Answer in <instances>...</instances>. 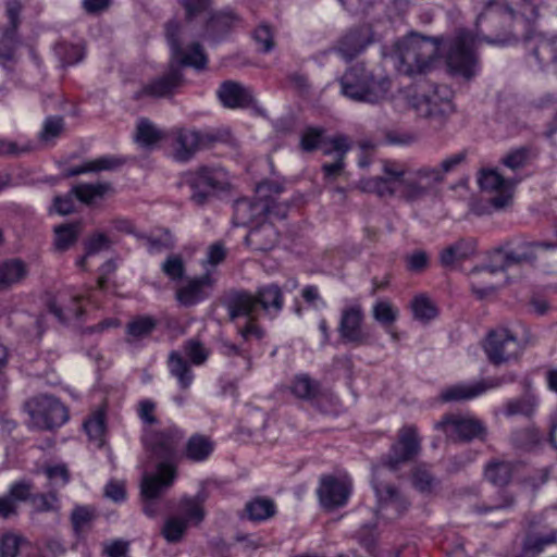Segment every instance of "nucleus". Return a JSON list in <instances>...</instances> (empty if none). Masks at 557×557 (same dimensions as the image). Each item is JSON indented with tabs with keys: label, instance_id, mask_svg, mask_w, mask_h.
<instances>
[{
	"label": "nucleus",
	"instance_id": "obj_1",
	"mask_svg": "<svg viewBox=\"0 0 557 557\" xmlns=\"http://www.w3.org/2000/svg\"><path fill=\"white\" fill-rule=\"evenodd\" d=\"M507 0H490L475 23V30L459 29L447 44V65L456 74L471 78L478 73L479 62L474 49L481 44L504 46L511 39L506 24L513 18Z\"/></svg>",
	"mask_w": 557,
	"mask_h": 557
},
{
	"label": "nucleus",
	"instance_id": "obj_2",
	"mask_svg": "<svg viewBox=\"0 0 557 557\" xmlns=\"http://www.w3.org/2000/svg\"><path fill=\"white\" fill-rule=\"evenodd\" d=\"M438 183V172L431 165L409 170L397 161L383 160L382 175L360 180L358 188L380 198L397 196L405 201L414 202L429 196Z\"/></svg>",
	"mask_w": 557,
	"mask_h": 557
},
{
	"label": "nucleus",
	"instance_id": "obj_3",
	"mask_svg": "<svg viewBox=\"0 0 557 557\" xmlns=\"http://www.w3.org/2000/svg\"><path fill=\"white\" fill-rule=\"evenodd\" d=\"M183 438L184 432L174 425L144 432V447L152 458L161 460L157 466V473L146 475L143 480L141 494L146 499L157 498L173 484L176 468L170 461L176 457Z\"/></svg>",
	"mask_w": 557,
	"mask_h": 557
},
{
	"label": "nucleus",
	"instance_id": "obj_4",
	"mask_svg": "<svg viewBox=\"0 0 557 557\" xmlns=\"http://www.w3.org/2000/svg\"><path fill=\"white\" fill-rule=\"evenodd\" d=\"M284 304L283 293L276 284H269L258 288L255 295L240 290L230 294L225 301L228 317L232 321L246 317L245 326L238 330L239 335L248 341L251 337L262 338L263 330L256 322L257 307L268 313L277 314Z\"/></svg>",
	"mask_w": 557,
	"mask_h": 557
},
{
	"label": "nucleus",
	"instance_id": "obj_5",
	"mask_svg": "<svg viewBox=\"0 0 557 557\" xmlns=\"http://www.w3.org/2000/svg\"><path fill=\"white\" fill-rule=\"evenodd\" d=\"M440 38L411 34L396 44L395 58L400 74L414 76L428 73L440 54Z\"/></svg>",
	"mask_w": 557,
	"mask_h": 557
},
{
	"label": "nucleus",
	"instance_id": "obj_6",
	"mask_svg": "<svg viewBox=\"0 0 557 557\" xmlns=\"http://www.w3.org/2000/svg\"><path fill=\"white\" fill-rule=\"evenodd\" d=\"M342 94L358 102L377 103L387 98L391 81L374 76L362 64L351 66L341 78Z\"/></svg>",
	"mask_w": 557,
	"mask_h": 557
},
{
	"label": "nucleus",
	"instance_id": "obj_7",
	"mask_svg": "<svg viewBox=\"0 0 557 557\" xmlns=\"http://www.w3.org/2000/svg\"><path fill=\"white\" fill-rule=\"evenodd\" d=\"M184 177L191 189L190 199L198 206H203L215 193L231 186L228 173L219 165H200Z\"/></svg>",
	"mask_w": 557,
	"mask_h": 557
},
{
	"label": "nucleus",
	"instance_id": "obj_8",
	"mask_svg": "<svg viewBox=\"0 0 557 557\" xmlns=\"http://www.w3.org/2000/svg\"><path fill=\"white\" fill-rule=\"evenodd\" d=\"M34 426L41 430H51L64 424L69 419L67 409L51 395H38L25 404Z\"/></svg>",
	"mask_w": 557,
	"mask_h": 557
},
{
	"label": "nucleus",
	"instance_id": "obj_9",
	"mask_svg": "<svg viewBox=\"0 0 557 557\" xmlns=\"http://www.w3.org/2000/svg\"><path fill=\"white\" fill-rule=\"evenodd\" d=\"M421 449V440L418 436L416 426L406 425L398 432V440L395 442L386 458L380 465L373 467V473L381 475L384 468L396 471L399 467L416 456Z\"/></svg>",
	"mask_w": 557,
	"mask_h": 557
},
{
	"label": "nucleus",
	"instance_id": "obj_10",
	"mask_svg": "<svg viewBox=\"0 0 557 557\" xmlns=\"http://www.w3.org/2000/svg\"><path fill=\"white\" fill-rule=\"evenodd\" d=\"M408 104L421 117L447 115L454 111L450 90L445 86H436L431 94H410L406 96Z\"/></svg>",
	"mask_w": 557,
	"mask_h": 557
},
{
	"label": "nucleus",
	"instance_id": "obj_11",
	"mask_svg": "<svg viewBox=\"0 0 557 557\" xmlns=\"http://www.w3.org/2000/svg\"><path fill=\"white\" fill-rule=\"evenodd\" d=\"M218 134H201L195 129L178 128L172 132V157L175 161L187 162L205 145L221 140Z\"/></svg>",
	"mask_w": 557,
	"mask_h": 557
},
{
	"label": "nucleus",
	"instance_id": "obj_12",
	"mask_svg": "<svg viewBox=\"0 0 557 557\" xmlns=\"http://www.w3.org/2000/svg\"><path fill=\"white\" fill-rule=\"evenodd\" d=\"M374 474L373 488L377 499L376 517L387 522L399 518L408 508L404 495L393 485L381 482Z\"/></svg>",
	"mask_w": 557,
	"mask_h": 557
},
{
	"label": "nucleus",
	"instance_id": "obj_13",
	"mask_svg": "<svg viewBox=\"0 0 557 557\" xmlns=\"http://www.w3.org/2000/svg\"><path fill=\"white\" fill-rule=\"evenodd\" d=\"M479 184L482 190L495 194L488 199L495 210L506 209L512 203L516 182L505 180L496 170H483Z\"/></svg>",
	"mask_w": 557,
	"mask_h": 557
},
{
	"label": "nucleus",
	"instance_id": "obj_14",
	"mask_svg": "<svg viewBox=\"0 0 557 557\" xmlns=\"http://www.w3.org/2000/svg\"><path fill=\"white\" fill-rule=\"evenodd\" d=\"M436 428L442 430L447 437L454 441L469 442L473 438L481 437L485 433V428L481 421L461 414L444 417L436 423Z\"/></svg>",
	"mask_w": 557,
	"mask_h": 557
},
{
	"label": "nucleus",
	"instance_id": "obj_15",
	"mask_svg": "<svg viewBox=\"0 0 557 557\" xmlns=\"http://www.w3.org/2000/svg\"><path fill=\"white\" fill-rule=\"evenodd\" d=\"M180 33V25L176 22H169L166 24V39L171 47L172 61L181 65L193 66L201 70L207 65V55L202 47L195 42L185 51L181 48L177 36Z\"/></svg>",
	"mask_w": 557,
	"mask_h": 557
},
{
	"label": "nucleus",
	"instance_id": "obj_16",
	"mask_svg": "<svg viewBox=\"0 0 557 557\" xmlns=\"http://www.w3.org/2000/svg\"><path fill=\"white\" fill-rule=\"evenodd\" d=\"M484 350L492 363L500 364L516 358L521 348L516 337L507 329H499L490 332Z\"/></svg>",
	"mask_w": 557,
	"mask_h": 557
},
{
	"label": "nucleus",
	"instance_id": "obj_17",
	"mask_svg": "<svg viewBox=\"0 0 557 557\" xmlns=\"http://www.w3.org/2000/svg\"><path fill=\"white\" fill-rule=\"evenodd\" d=\"M364 312L360 304L346 306L341 313L338 333L345 343H351L357 346L363 345L368 341V335L363 332Z\"/></svg>",
	"mask_w": 557,
	"mask_h": 557
},
{
	"label": "nucleus",
	"instance_id": "obj_18",
	"mask_svg": "<svg viewBox=\"0 0 557 557\" xmlns=\"http://www.w3.org/2000/svg\"><path fill=\"white\" fill-rule=\"evenodd\" d=\"M286 207L276 206L273 201H251L246 198L238 199L234 203L233 221L236 225H246L264 214L285 218Z\"/></svg>",
	"mask_w": 557,
	"mask_h": 557
},
{
	"label": "nucleus",
	"instance_id": "obj_19",
	"mask_svg": "<svg viewBox=\"0 0 557 557\" xmlns=\"http://www.w3.org/2000/svg\"><path fill=\"white\" fill-rule=\"evenodd\" d=\"M183 84L184 77L181 69L171 63L168 72L143 85V87L138 91H136L135 98L141 99L145 97H171Z\"/></svg>",
	"mask_w": 557,
	"mask_h": 557
},
{
	"label": "nucleus",
	"instance_id": "obj_20",
	"mask_svg": "<svg viewBox=\"0 0 557 557\" xmlns=\"http://www.w3.org/2000/svg\"><path fill=\"white\" fill-rule=\"evenodd\" d=\"M351 492V482L347 478L322 476L318 488L321 505L327 509L344 506Z\"/></svg>",
	"mask_w": 557,
	"mask_h": 557
},
{
	"label": "nucleus",
	"instance_id": "obj_21",
	"mask_svg": "<svg viewBox=\"0 0 557 557\" xmlns=\"http://www.w3.org/2000/svg\"><path fill=\"white\" fill-rule=\"evenodd\" d=\"M502 379L488 377L473 383H457L442 391L444 401H461L475 398L485 392L500 386Z\"/></svg>",
	"mask_w": 557,
	"mask_h": 557
},
{
	"label": "nucleus",
	"instance_id": "obj_22",
	"mask_svg": "<svg viewBox=\"0 0 557 557\" xmlns=\"http://www.w3.org/2000/svg\"><path fill=\"white\" fill-rule=\"evenodd\" d=\"M214 285L210 273L189 280L177 289L176 299L183 306L190 307L206 299Z\"/></svg>",
	"mask_w": 557,
	"mask_h": 557
},
{
	"label": "nucleus",
	"instance_id": "obj_23",
	"mask_svg": "<svg viewBox=\"0 0 557 557\" xmlns=\"http://www.w3.org/2000/svg\"><path fill=\"white\" fill-rule=\"evenodd\" d=\"M218 97L222 104L228 109H244L255 101L252 90L234 81L222 83L218 90Z\"/></svg>",
	"mask_w": 557,
	"mask_h": 557
},
{
	"label": "nucleus",
	"instance_id": "obj_24",
	"mask_svg": "<svg viewBox=\"0 0 557 557\" xmlns=\"http://www.w3.org/2000/svg\"><path fill=\"white\" fill-rule=\"evenodd\" d=\"M371 41L370 28L361 26L345 34L339 39L336 51L344 60L350 61L360 54Z\"/></svg>",
	"mask_w": 557,
	"mask_h": 557
},
{
	"label": "nucleus",
	"instance_id": "obj_25",
	"mask_svg": "<svg viewBox=\"0 0 557 557\" xmlns=\"http://www.w3.org/2000/svg\"><path fill=\"white\" fill-rule=\"evenodd\" d=\"M278 232L270 222L263 221L253 227L245 238L246 244L253 250L268 251L275 247Z\"/></svg>",
	"mask_w": 557,
	"mask_h": 557
},
{
	"label": "nucleus",
	"instance_id": "obj_26",
	"mask_svg": "<svg viewBox=\"0 0 557 557\" xmlns=\"http://www.w3.org/2000/svg\"><path fill=\"white\" fill-rule=\"evenodd\" d=\"M476 242L473 238H461L445 247L440 253L443 267H454L456 263L469 259L475 253Z\"/></svg>",
	"mask_w": 557,
	"mask_h": 557
},
{
	"label": "nucleus",
	"instance_id": "obj_27",
	"mask_svg": "<svg viewBox=\"0 0 557 557\" xmlns=\"http://www.w3.org/2000/svg\"><path fill=\"white\" fill-rule=\"evenodd\" d=\"M517 468L518 463L516 462L493 459L486 463L484 468V475L492 484L503 486L511 481Z\"/></svg>",
	"mask_w": 557,
	"mask_h": 557
},
{
	"label": "nucleus",
	"instance_id": "obj_28",
	"mask_svg": "<svg viewBox=\"0 0 557 557\" xmlns=\"http://www.w3.org/2000/svg\"><path fill=\"white\" fill-rule=\"evenodd\" d=\"M214 446V442L209 436L194 434L186 442L184 455L194 462H201L211 456Z\"/></svg>",
	"mask_w": 557,
	"mask_h": 557
},
{
	"label": "nucleus",
	"instance_id": "obj_29",
	"mask_svg": "<svg viewBox=\"0 0 557 557\" xmlns=\"http://www.w3.org/2000/svg\"><path fill=\"white\" fill-rule=\"evenodd\" d=\"M168 367L171 375L177 380L182 389H187L193 383L194 373L190 364L177 350H172L168 357Z\"/></svg>",
	"mask_w": 557,
	"mask_h": 557
},
{
	"label": "nucleus",
	"instance_id": "obj_30",
	"mask_svg": "<svg viewBox=\"0 0 557 557\" xmlns=\"http://www.w3.org/2000/svg\"><path fill=\"white\" fill-rule=\"evenodd\" d=\"M106 414L102 409L94 411L84 422L88 438L97 448H102L106 444Z\"/></svg>",
	"mask_w": 557,
	"mask_h": 557
},
{
	"label": "nucleus",
	"instance_id": "obj_31",
	"mask_svg": "<svg viewBox=\"0 0 557 557\" xmlns=\"http://www.w3.org/2000/svg\"><path fill=\"white\" fill-rule=\"evenodd\" d=\"M26 275V267L21 260L12 259L0 264V290L20 282Z\"/></svg>",
	"mask_w": 557,
	"mask_h": 557
},
{
	"label": "nucleus",
	"instance_id": "obj_32",
	"mask_svg": "<svg viewBox=\"0 0 557 557\" xmlns=\"http://www.w3.org/2000/svg\"><path fill=\"white\" fill-rule=\"evenodd\" d=\"M157 326V321L152 317L139 315L133 319L126 326V342L133 343L149 336Z\"/></svg>",
	"mask_w": 557,
	"mask_h": 557
},
{
	"label": "nucleus",
	"instance_id": "obj_33",
	"mask_svg": "<svg viewBox=\"0 0 557 557\" xmlns=\"http://www.w3.org/2000/svg\"><path fill=\"white\" fill-rule=\"evenodd\" d=\"M180 511L188 525H198L206 516L203 499L199 496L184 497L180 503Z\"/></svg>",
	"mask_w": 557,
	"mask_h": 557
},
{
	"label": "nucleus",
	"instance_id": "obj_34",
	"mask_svg": "<svg viewBox=\"0 0 557 557\" xmlns=\"http://www.w3.org/2000/svg\"><path fill=\"white\" fill-rule=\"evenodd\" d=\"M111 190L109 183L77 184L72 187V193L81 202L90 205L94 200L102 198Z\"/></svg>",
	"mask_w": 557,
	"mask_h": 557
},
{
	"label": "nucleus",
	"instance_id": "obj_35",
	"mask_svg": "<svg viewBox=\"0 0 557 557\" xmlns=\"http://www.w3.org/2000/svg\"><path fill=\"white\" fill-rule=\"evenodd\" d=\"M163 138L162 132L147 119H140L137 123L136 141L146 148L153 147Z\"/></svg>",
	"mask_w": 557,
	"mask_h": 557
},
{
	"label": "nucleus",
	"instance_id": "obj_36",
	"mask_svg": "<svg viewBox=\"0 0 557 557\" xmlns=\"http://www.w3.org/2000/svg\"><path fill=\"white\" fill-rule=\"evenodd\" d=\"M292 392L301 399H313L320 394V384L308 374H299L295 377Z\"/></svg>",
	"mask_w": 557,
	"mask_h": 557
},
{
	"label": "nucleus",
	"instance_id": "obj_37",
	"mask_svg": "<svg viewBox=\"0 0 557 557\" xmlns=\"http://www.w3.org/2000/svg\"><path fill=\"white\" fill-rule=\"evenodd\" d=\"M246 511L250 520L262 521L274 516L275 505L269 498L258 497L247 503Z\"/></svg>",
	"mask_w": 557,
	"mask_h": 557
},
{
	"label": "nucleus",
	"instance_id": "obj_38",
	"mask_svg": "<svg viewBox=\"0 0 557 557\" xmlns=\"http://www.w3.org/2000/svg\"><path fill=\"white\" fill-rule=\"evenodd\" d=\"M81 232V225L78 223L64 224L54 228L55 238L54 245L58 250L69 249L77 239Z\"/></svg>",
	"mask_w": 557,
	"mask_h": 557
},
{
	"label": "nucleus",
	"instance_id": "obj_39",
	"mask_svg": "<svg viewBox=\"0 0 557 557\" xmlns=\"http://www.w3.org/2000/svg\"><path fill=\"white\" fill-rule=\"evenodd\" d=\"M412 485L423 494H431L436 490L438 481L425 466H418L412 472Z\"/></svg>",
	"mask_w": 557,
	"mask_h": 557
},
{
	"label": "nucleus",
	"instance_id": "obj_40",
	"mask_svg": "<svg viewBox=\"0 0 557 557\" xmlns=\"http://www.w3.org/2000/svg\"><path fill=\"white\" fill-rule=\"evenodd\" d=\"M373 319L385 326L387 330L399 315L398 309L387 300H381L374 304L372 308Z\"/></svg>",
	"mask_w": 557,
	"mask_h": 557
},
{
	"label": "nucleus",
	"instance_id": "obj_41",
	"mask_svg": "<svg viewBox=\"0 0 557 557\" xmlns=\"http://www.w3.org/2000/svg\"><path fill=\"white\" fill-rule=\"evenodd\" d=\"M188 528L187 521L181 516L168 518L162 528V535L169 543L180 542Z\"/></svg>",
	"mask_w": 557,
	"mask_h": 557
},
{
	"label": "nucleus",
	"instance_id": "obj_42",
	"mask_svg": "<svg viewBox=\"0 0 557 557\" xmlns=\"http://www.w3.org/2000/svg\"><path fill=\"white\" fill-rule=\"evenodd\" d=\"M325 156L335 154V158H345L350 149L349 140L344 135L324 138L320 147Z\"/></svg>",
	"mask_w": 557,
	"mask_h": 557
},
{
	"label": "nucleus",
	"instance_id": "obj_43",
	"mask_svg": "<svg viewBox=\"0 0 557 557\" xmlns=\"http://www.w3.org/2000/svg\"><path fill=\"white\" fill-rule=\"evenodd\" d=\"M411 308L414 318L422 322H428L437 314L435 306L425 296H417L411 302Z\"/></svg>",
	"mask_w": 557,
	"mask_h": 557
},
{
	"label": "nucleus",
	"instance_id": "obj_44",
	"mask_svg": "<svg viewBox=\"0 0 557 557\" xmlns=\"http://www.w3.org/2000/svg\"><path fill=\"white\" fill-rule=\"evenodd\" d=\"M184 354L195 366L203 364L209 358L210 351L198 339H188L183 346Z\"/></svg>",
	"mask_w": 557,
	"mask_h": 557
},
{
	"label": "nucleus",
	"instance_id": "obj_45",
	"mask_svg": "<svg viewBox=\"0 0 557 557\" xmlns=\"http://www.w3.org/2000/svg\"><path fill=\"white\" fill-rule=\"evenodd\" d=\"M496 272V268L487 267L473 272V277L471 282V288L473 293H475L480 298L491 294L494 292L495 286L493 284H484L482 285L485 276H491Z\"/></svg>",
	"mask_w": 557,
	"mask_h": 557
},
{
	"label": "nucleus",
	"instance_id": "obj_46",
	"mask_svg": "<svg viewBox=\"0 0 557 557\" xmlns=\"http://www.w3.org/2000/svg\"><path fill=\"white\" fill-rule=\"evenodd\" d=\"M236 16L231 12H218L210 15L207 22V30L210 33H222L228 29L234 22Z\"/></svg>",
	"mask_w": 557,
	"mask_h": 557
},
{
	"label": "nucleus",
	"instance_id": "obj_47",
	"mask_svg": "<svg viewBox=\"0 0 557 557\" xmlns=\"http://www.w3.org/2000/svg\"><path fill=\"white\" fill-rule=\"evenodd\" d=\"M162 272L171 280H181L185 273V265L180 255H170L161 264Z\"/></svg>",
	"mask_w": 557,
	"mask_h": 557
},
{
	"label": "nucleus",
	"instance_id": "obj_48",
	"mask_svg": "<svg viewBox=\"0 0 557 557\" xmlns=\"http://www.w3.org/2000/svg\"><path fill=\"white\" fill-rule=\"evenodd\" d=\"M219 349H220V352L224 357H227L230 359L235 358V357L243 358L246 363V367H245L246 372L251 371V368H252L251 356L249 355V352L247 350L242 349L240 347H238L237 345H235L228 341H221Z\"/></svg>",
	"mask_w": 557,
	"mask_h": 557
},
{
	"label": "nucleus",
	"instance_id": "obj_49",
	"mask_svg": "<svg viewBox=\"0 0 557 557\" xmlns=\"http://www.w3.org/2000/svg\"><path fill=\"white\" fill-rule=\"evenodd\" d=\"M45 473L52 488L63 487L70 481V473L64 465L47 467Z\"/></svg>",
	"mask_w": 557,
	"mask_h": 557
},
{
	"label": "nucleus",
	"instance_id": "obj_50",
	"mask_svg": "<svg viewBox=\"0 0 557 557\" xmlns=\"http://www.w3.org/2000/svg\"><path fill=\"white\" fill-rule=\"evenodd\" d=\"M529 160V150L524 147L511 150L508 152L503 159V164L512 170H519L522 169Z\"/></svg>",
	"mask_w": 557,
	"mask_h": 557
},
{
	"label": "nucleus",
	"instance_id": "obj_51",
	"mask_svg": "<svg viewBox=\"0 0 557 557\" xmlns=\"http://www.w3.org/2000/svg\"><path fill=\"white\" fill-rule=\"evenodd\" d=\"M323 134H324L323 128H314V127L307 128L301 136V140H300L301 149L305 151H313L318 147H321L322 141L324 139Z\"/></svg>",
	"mask_w": 557,
	"mask_h": 557
},
{
	"label": "nucleus",
	"instance_id": "obj_52",
	"mask_svg": "<svg viewBox=\"0 0 557 557\" xmlns=\"http://www.w3.org/2000/svg\"><path fill=\"white\" fill-rule=\"evenodd\" d=\"M17 45L16 30H5L0 39V59H13Z\"/></svg>",
	"mask_w": 557,
	"mask_h": 557
},
{
	"label": "nucleus",
	"instance_id": "obj_53",
	"mask_svg": "<svg viewBox=\"0 0 557 557\" xmlns=\"http://www.w3.org/2000/svg\"><path fill=\"white\" fill-rule=\"evenodd\" d=\"M178 2L184 8L188 20L208 13L212 4V0H178Z\"/></svg>",
	"mask_w": 557,
	"mask_h": 557
},
{
	"label": "nucleus",
	"instance_id": "obj_54",
	"mask_svg": "<svg viewBox=\"0 0 557 557\" xmlns=\"http://www.w3.org/2000/svg\"><path fill=\"white\" fill-rule=\"evenodd\" d=\"M23 539L8 533L0 539V557H16Z\"/></svg>",
	"mask_w": 557,
	"mask_h": 557
},
{
	"label": "nucleus",
	"instance_id": "obj_55",
	"mask_svg": "<svg viewBox=\"0 0 557 557\" xmlns=\"http://www.w3.org/2000/svg\"><path fill=\"white\" fill-rule=\"evenodd\" d=\"M30 502L33 508L39 512L57 511L59 509L58 498L54 493L34 495Z\"/></svg>",
	"mask_w": 557,
	"mask_h": 557
},
{
	"label": "nucleus",
	"instance_id": "obj_56",
	"mask_svg": "<svg viewBox=\"0 0 557 557\" xmlns=\"http://www.w3.org/2000/svg\"><path fill=\"white\" fill-rule=\"evenodd\" d=\"M91 172L114 171L125 163V159L115 156H103L90 160Z\"/></svg>",
	"mask_w": 557,
	"mask_h": 557
},
{
	"label": "nucleus",
	"instance_id": "obj_57",
	"mask_svg": "<svg viewBox=\"0 0 557 557\" xmlns=\"http://www.w3.org/2000/svg\"><path fill=\"white\" fill-rule=\"evenodd\" d=\"M253 38L260 45V50L263 52H270L275 46L273 32L265 24H261L255 29Z\"/></svg>",
	"mask_w": 557,
	"mask_h": 557
},
{
	"label": "nucleus",
	"instance_id": "obj_58",
	"mask_svg": "<svg viewBox=\"0 0 557 557\" xmlns=\"http://www.w3.org/2000/svg\"><path fill=\"white\" fill-rule=\"evenodd\" d=\"M496 256L502 261V269L532 260V257L529 256L525 251L519 250H498Z\"/></svg>",
	"mask_w": 557,
	"mask_h": 557
},
{
	"label": "nucleus",
	"instance_id": "obj_59",
	"mask_svg": "<svg viewBox=\"0 0 557 557\" xmlns=\"http://www.w3.org/2000/svg\"><path fill=\"white\" fill-rule=\"evenodd\" d=\"M174 246V240L169 232L161 236H151L147 238V248L150 253H159L164 250H170Z\"/></svg>",
	"mask_w": 557,
	"mask_h": 557
},
{
	"label": "nucleus",
	"instance_id": "obj_60",
	"mask_svg": "<svg viewBox=\"0 0 557 557\" xmlns=\"http://www.w3.org/2000/svg\"><path fill=\"white\" fill-rule=\"evenodd\" d=\"M534 55L540 61V63H547L548 58H550L553 62H557V38L550 41H542L535 48Z\"/></svg>",
	"mask_w": 557,
	"mask_h": 557
},
{
	"label": "nucleus",
	"instance_id": "obj_61",
	"mask_svg": "<svg viewBox=\"0 0 557 557\" xmlns=\"http://www.w3.org/2000/svg\"><path fill=\"white\" fill-rule=\"evenodd\" d=\"M466 159L465 152H458L444 159L438 165L433 166L438 172V180L443 182L444 176L454 171Z\"/></svg>",
	"mask_w": 557,
	"mask_h": 557
},
{
	"label": "nucleus",
	"instance_id": "obj_62",
	"mask_svg": "<svg viewBox=\"0 0 557 557\" xmlns=\"http://www.w3.org/2000/svg\"><path fill=\"white\" fill-rule=\"evenodd\" d=\"M92 519V512L87 507H76L71 516L72 524L76 533L84 531Z\"/></svg>",
	"mask_w": 557,
	"mask_h": 557
},
{
	"label": "nucleus",
	"instance_id": "obj_63",
	"mask_svg": "<svg viewBox=\"0 0 557 557\" xmlns=\"http://www.w3.org/2000/svg\"><path fill=\"white\" fill-rule=\"evenodd\" d=\"M513 444L520 448H530L537 443V433L531 429L518 430L512 433Z\"/></svg>",
	"mask_w": 557,
	"mask_h": 557
},
{
	"label": "nucleus",
	"instance_id": "obj_64",
	"mask_svg": "<svg viewBox=\"0 0 557 557\" xmlns=\"http://www.w3.org/2000/svg\"><path fill=\"white\" fill-rule=\"evenodd\" d=\"M555 534L549 536H528L524 542V552L527 554L536 555L543 550V548L555 542Z\"/></svg>",
	"mask_w": 557,
	"mask_h": 557
}]
</instances>
